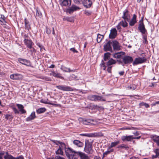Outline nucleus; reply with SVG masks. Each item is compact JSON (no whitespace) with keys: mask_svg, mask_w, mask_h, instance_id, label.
Wrapping results in <instances>:
<instances>
[{"mask_svg":"<svg viewBox=\"0 0 159 159\" xmlns=\"http://www.w3.org/2000/svg\"><path fill=\"white\" fill-rule=\"evenodd\" d=\"M89 100L94 101H105V99L103 97L95 95H90L88 96Z\"/></svg>","mask_w":159,"mask_h":159,"instance_id":"nucleus-3","label":"nucleus"},{"mask_svg":"<svg viewBox=\"0 0 159 159\" xmlns=\"http://www.w3.org/2000/svg\"><path fill=\"white\" fill-rule=\"evenodd\" d=\"M124 64H129L133 62V59L132 57L129 56H125L122 58Z\"/></svg>","mask_w":159,"mask_h":159,"instance_id":"nucleus-4","label":"nucleus"},{"mask_svg":"<svg viewBox=\"0 0 159 159\" xmlns=\"http://www.w3.org/2000/svg\"><path fill=\"white\" fill-rule=\"evenodd\" d=\"M118 148H125L126 149H127L129 148L128 147L125 146V145L124 144H122L121 145L119 146H118Z\"/></svg>","mask_w":159,"mask_h":159,"instance_id":"nucleus-46","label":"nucleus"},{"mask_svg":"<svg viewBox=\"0 0 159 159\" xmlns=\"http://www.w3.org/2000/svg\"><path fill=\"white\" fill-rule=\"evenodd\" d=\"M13 118V116L7 114L5 115V118L7 120H12Z\"/></svg>","mask_w":159,"mask_h":159,"instance_id":"nucleus-40","label":"nucleus"},{"mask_svg":"<svg viewBox=\"0 0 159 159\" xmlns=\"http://www.w3.org/2000/svg\"><path fill=\"white\" fill-rule=\"evenodd\" d=\"M35 16L36 19L41 18L42 17V15L41 11L39 9H36V14Z\"/></svg>","mask_w":159,"mask_h":159,"instance_id":"nucleus-28","label":"nucleus"},{"mask_svg":"<svg viewBox=\"0 0 159 159\" xmlns=\"http://www.w3.org/2000/svg\"><path fill=\"white\" fill-rule=\"evenodd\" d=\"M93 121V120L88 119L83 120V123L85 125H93V123L92 122Z\"/></svg>","mask_w":159,"mask_h":159,"instance_id":"nucleus-27","label":"nucleus"},{"mask_svg":"<svg viewBox=\"0 0 159 159\" xmlns=\"http://www.w3.org/2000/svg\"><path fill=\"white\" fill-rule=\"evenodd\" d=\"M111 42L108 41L103 46V50L105 52L110 51L111 52H113L112 47L111 46Z\"/></svg>","mask_w":159,"mask_h":159,"instance_id":"nucleus-8","label":"nucleus"},{"mask_svg":"<svg viewBox=\"0 0 159 159\" xmlns=\"http://www.w3.org/2000/svg\"><path fill=\"white\" fill-rule=\"evenodd\" d=\"M138 29L140 32L143 34H145L147 32L144 24H139Z\"/></svg>","mask_w":159,"mask_h":159,"instance_id":"nucleus-14","label":"nucleus"},{"mask_svg":"<svg viewBox=\"0 0 159 159\" xmlns=\"http://www.w3.org/2000/svg\"><path fill=\"white\" fill-rule=\"evenodd\" d=\"M84 13L87 15L89 16L91 14V12L88 11H84Z\"/></svg>","mask_w":159,"mask_h":159,"instance_id":"nucleus-60","label":"nucleus"},{"mask_svg":"<svg viewBox=\"0 0 159 159\" xmlns=\"http://www.w3.org/2000/svg\"><path fill=\"white\" fill-rule=\"evenodd\" d=\"M128 88L130 89L134 90L136 88L135 86H128Z\"/></svg>","mask_w":159,"mask_h":159,"instance_id":"nucleus-53","label":"nucleus"},{"mask_svg":"<svg viewBox=\"0 0 159 159\" xmlns=\"http://www.w3.org/2000/svg\"><path fill=\"white\" fill-rule=\"evenodd\" d=\"M113 151V149H111L109 150H107V151H106L103 153L104 154V157H106L107 155L109 154L111 152Z\"/></svg>","mask_w":159,"mask_h":159,"instance_id":"nucleus-41","label":"nucleus"},{"mask_svg":"<svg viewBox=\"0 0 159 159\" xmlns=\"http://www.w3.org/2000/svg\"><path fill=\"white\" fill-rule=\"evenodd\" d=\"M80 135L92 137L94 134H81Z\"/></svg>","mask_w":159,"mask_h":159,"instance_id":"nucleus-47","label":"nucleus"},{"mask_svg":"<svg viewBox=\"0 0 159 159\" xmlns=\"http://www.w3.org/2000/svg\"><path fill=\"white\" fill-rule=\"evenodd\" d=\"M60 4L62 6H69L71 5L70 0H60Z\"/></svg>","mask_w":159,"mask_h":159,"instance_id":"nucleus-16","label":"nucleus"},{"mask_svg":"<svg viewBox=\"0 0 159 159\" xmlns=\"http://www.w3.org/2000/svg\"><path fill=\"white\" fill-rule=\"evenodd\" d=\"M116 61H117L118 62L119 64L122 65L123 66H124V63L123 60L121 61L120 60H117Z\"/></svg>","mask_w":159,"mask_h":159,"instance_id":"nucleus-50","label":"nucleus"},{"mask_svg":"<svg viewBox=\"0 0 159 159\" xmlns=\"http://www.w3.org/2000/svg\"><path fill=\"white\" fill-rule=\"evenodd\" d=\"M123 12V14L122 17V18L124 19V20H126L127 21H129L130 18L129 11L127 9H125Z\"/></svg>","mask_w":159,"mask_h":159,"instance_id":"nucleus-11","label":"nucleus"},{"mask_svg":"<svg viewBox=\"0 0 159 159\" xmlns=\"http://www.w3.org/2000/svg\"><path fill=\"white\" fill-rule=\"evenodd\" d=\"M154 152L156 153V155L159 156V149H156L154 151Z\"/></svg>","mask_w":159,"mask_h":159,"instance_id":"nucleus-56","label":"nucleus"},{"mask_svg":"<svg viewBox=\"0 0 159 159\" xmlns=\"http://www.w3.org/2000/svg\"><path fill=\"white\" fill-rule=\"evenodd\" d=\"M40 102H41V103H44L46 104H50L53 105H55V104H54L53 103H48L46 101H44V100H43V99H41L40 100Z\"/></svg>","mask_w":159,"mask_h":159,"instance_id":"nucleus-49","label":"nucleus"},{"mask_svg":"<svg viewBox=\"0 0 159 159\" xmlns=\"http://www.w3.org/2000/svg\"><path fill=\"white\" fill-rule=\"evenodd\" d=\"M73 143L75 145L79 147H82L84 146V143L79 140H74Z\"/></svg>","mask_w":159,"mask_h":159,"instance_id":"nucleus-26","label":"nucleus"},{"mask_svg":"<svg viewBox=\"0 0 159 159\" xmlns=\"http://www.w3.org/2000/svg\"><path fill=\"white\" fill-rule=\"evenodd\" d=\"M55 159H65L64 158L57 156L55 157Z\"/></svg>","mask_w":159,"mask_h":159,"instance_id":"nucleus-64","label":"nucleus"},{"mask_svg":"<svg viewBox=\"0 0 159 159\" xmlns=\"http://www.w3.org/2000/svg\"><path fill=\"white\" fill-rule=\"evenodd\" d=\"M146 61V58H142L140 57L136 58L133 62V65L134 66H135L139 64H141L144 62Z\"/></svg>","mask_w":159,"mask_h":159,"instance_id":"nucleus-7","label":"nucleus"},{"mask_svg":"<svg viewBox=\"0 0 159 159\" xmlns=\"http://www.w3.org/2000/svg\"><path fill=\"white\" fill-rule=\"evenodd\" d=\"M70 50L71 51H72L74 53H77L78 52V51L76 50L74 48H71Z\"/></svg>","mask_w":159,"mask_h":159,"instance_id":"nucleus-57","label":"nucleus"},{"mask_svg":"<svg viewBox=\"0 0 159 159\" xmlns=\"http://www.w3.org/2000/svg\"><path fill=\"white\" fill-rule=\"evenodd\" d=\"M117 34V31L115 28H113L111 30L110 33L109 35V38L111 39H114Z\"/></svg>","mask_w":159,"mask_h":159,"instance_id":"nucleus-13","label":"nucleus"},{"mask_svg":"<svg viewBox=\"0 0 159 159\" xmlns=\"http://www.w3.org/2000/svg\"><path fill=\"white\" fill-rule=\"evenodd\" d=\"M82 3L86 8H90L92 5V2L90 0H83Z\"/></svg>","mask_w":159,"mask_h":159,"instance_id":"nucleus-15","label":"nucleus"},{"mask_svg":"<svg viewBox=\"0 0 159 159\" xmlns=\"http://www.w3.org/2000/svg\"><path fill=\"white\" fill-rule=\"evenodd\" d=\"M56 87L58 89L63 91H71L74 90L72 88L66 86L59 85L57 86Z\"/></svg>","mask_w":159,"mask_h":159,"instance_id":"nucleus-6","label":"nucleus"},{"mask_svg":"<svg viewBox=\"0 0 159 159\" xmlns=\"http://www.w3.org/2000/svg\"><path fill=\"white\" fill-rule=\"evenodd\" d=\"M28 48L30 49V52H34L35 51V49L33 47H32V46H31V48L29 47Z\"/></svg>","mask_w":159,"mask_h":159,"instance_id":"nucleus-63","label":"nucleus"},{"mask_svg":"<svg viewBox=\"0 0 159 159\" xmlns=\"http://www.w3.org/2000/svg\"><path fill=\"white\" fill-rule=\"evenodd\" d=\"M136 17V15L135 14H134L133 17L129 22V25L130 26H134V24L137 22Z\"/></svg>","mask_w":159,"mask_h":159,"instance_id":"nucleus-20","label":"nucleus"},{"mask_svg":"<svg viewBox=\"0 0 159 159\" xmlns=\"http://www.w3.org/2000/svg\"><path fill=\"white\" fill-rule=\"evenodd\" d=\"M36 117L35 112L34 111H33L31 113L30 115L26 118V121H30L34 120Z\"/></svg>","mask_w":159,"mask_h":159,"instance_id":"nucleus-22","label":"nucleus"},{"mask_svg":"<svg viewBox=\"0 0 159 159\" xmlns=\"http://www.w3.org/2000/svg\"><path fill=\"white\" fill-rule=\"evenodd\" d=\"M24 42L28 48L29 47L31 48V46L34 44L33 43L31 40H28L26 39H24Z\"/></svg>","mask_w":159,"mask_h":159,"instance_id":"nucleus-23","label":"nucleus"},{"mask_svg":"<svg viewBox=\"0 0 159 159\" xmlns=\"http://www.w3.org/2000/svg\"><path fill=\"white\" fill-rule=\"evenodd\" d=\"M105 64L106 63L104 62L103 60H102V61L101 64H100V66H103V70H106V67Z\"/></svg>","mask_w":159,"mask_h":159,"instance_id":"nucleus-45","label":"nucleus"},{"mask_svg":"<svg viewBox=\"0 0 159 159\" xmlns=\"http://www.w3.org/2000/svg\"><path fill=\"white\" fill-rule=\"evenodd\" d=\"M116 61L112 58H111L107 62L106 65L107 66H111L112 65L115 64L116 63Z\"/></svg>","mask_w":159,"mask_h":159,"instance_id":"nucleus-25","label":"nucleus"},{"mask_svg":"<svg viewBox=\"0 0 159 159\" xmlns=\"http://www.w3.org/2000/svg\"><path fill=\"white\" fill-rule=\"evenodd\" d=\"M111 44L114 51H118L121 50V47L118 41L113 40L111 42Z\"/></svg>","mask_w":159,"mask_h":159,"instance_id":"nucleus-5","label":"nucleus"},{"mask_svg":"<svg viewBox=\"0 0 159 159\" xmlns=\"http://www.w3.org/2000/svg\"><path fill=\"white\" fill-rule=\"evenodd\" d=\"M25 28L27 30L29 31L30 29V26L29 21H27L26 18L25 19Z\"/></svg>","mask_w":159,"mask_h":159,"instance_id":"nucleus-31","label":"nucleus"},{"mask_svg":"<svg viewBox=\"0 0 159 159\" xmlns=\"http://www.w3.org/2000/svg\"><path fill=\"white\" fill-rule=\"evenodd\" d=\"M50 75H52L54 77L63 80L64 77L61 76V75L59 73L56 72L55 71H52L50 74Z\"/></svg>","mask_w":159,"mask_h":159,"instance_id":"nucleus-19","label":"nucleus"},{"mask_svg":"<svg viewBox=\"0 0 159 159\" xmlns=\"http://www.w3.org/2000/svg\"><path fill=\"white\" fill-rule=\"evenodd\" d=\"M111 54L109 52L105 53L104 55L103 59L104 61H106L108 60L110 57Z\"/></svg>","mask_w":159,"mask_h":159,"instance_id":"nucleus-32","label":"nucleus"},{"mask_svg":"<svg viewBox=\"0 0 159 159\" xmlns=\"http://www.w3.org/2000/svg\"><path fill=\"white\" fill-rule=\"evenodd\" d=\"M141 104L142 105L144 106L146 108H148L149 107V105L146 103H142Z\"/></svg>","mask_w":159,"mask_h":159,"instance_id":"nucleus-54","label":"nucleus"},{"mask_svg":"<svg viewBox=\"0 0 159 159\" xmlns=\"http://www.w3.org/2000/svg\"><path fill=\"white\" fill-rule=\"evenodd\" d=\"M120 142L119 141H116V142H112L111 143V145L109 147V148H110L113 147H114L119 144Z\"/></svg>","mask_w":159,"mask_h":159,"instance_id":"nucleus-39","label":"nucleus"},{"mask_svg":"<svg viewBox=\"0 0 159 159\" xmlns=\"http://www.w3.org/2000/svg\"><path fill=\"white\" fill-rule=\"evenodd\" d=\"M126 20H122L120 23V24L123 27H126L128 26V23L126 22Z\"/></svg>","mask_w":159,"mask_h":159,"instance_id":"nucleus-38","label":"nucleus"},{"mask_svg":"<svg viewBox=\"0 0 159 159\" xmlns=\"http://www.w3.org/2000/svg\"><path fill=\"white\" fill-rule=\"evenodd\" d=\"M64 21H66L70 22H73L74 20L73 17H66L63 18Z\"/></svg>","mask_w":159,"mask_h":159,"instance_id":"nucleus-33","label":"nucleus"},{"mask_svg":"<svg viewBox=\"0 0 159 159\" xmlns=\"http://www.w3.org/2000/svg\"><path fill=\"white\" fill-rule=\"evenodd\" d=\"M153 141L156 143L157 146L159 147V136L155 135L152 137Z\"/></svg>","mask_w":159,"mask_h":159,"instance_id":"nucleus-30","label":"nucleus"},{"mask_svg":"<svg viewBox=\"0 0 159 159\" xmlns=\"http://www.w3.org/2000/svg\"><path fill=\"white\" fill-rule=\"evenodd\" d=\"M18 61L20 63L26 66H30L31 65L30 61L26 59L19 58L18 59Z\"/></svg>","mask_w":159,"mask_h":159,"instance_id":"nucleus-9","label":"nucleus"},{"mask_svg":"<svg viewBox=\"0 0 159 159\" xmlns=\"http://www.w3.org/2000/svg\"><path fill=\"white\" fill-rule=\"evenodd\" d=\"M104 38V36L100 34H98L97 38V41L98 43H100L102 40V39Z\"/></svg>","mask_w":159,"mask_h":159,"instance_id":"nucleus-36","label":"nucleus"},{"mask_svg":"<svg viewBox=\"0 0 159 159\" xmlns=\"http://www.w3.org/2000/svg\"><path fill=\"white\" fill-rule=\"evenodd\" d=\"M62 149L59 148L57 150L56 152V153L57 154H60L61 155H63V152L62 151Z\"/></svg>","mask_w":159,"mask_h":159,"instance_id":"nucleus-42","label":"nucleus"},{"mask_svg":"<svg viewBox=\"0 0 159 159\" xmlns=\"http://www.w3.org/2000/svg\"><path fill=\"white\" fill-rule=\"evenodd\" d=\"M143 35V39H144L143 42L146 44L148 43V41L147 40V35L146 34H144Z\"/></svg>","mask_w":159,"mask_h":159,"instance_id":"nucleus-43","label":"nucleus"},{"mask_svg":"<svg viewBox=\"0 0 159 159\" xmlns=\"http://www.w3.org/2000/svg\"><path fill=\"white\" fill-rule=\"evenodd\" d=\"M121 26V25L120 24V23H119L118 25L116 26L117 29L118 30H121V27L120 26Z\"/></svg>","mask_w":159,"mask_h":159,"instance_id":"nucleus-58","label":"nucleus"},{"mask_svg":"<svg viewBox=\"0 0 159 159\" xmlns=\"http://www.w3.org/2000/svg\"><path fill=\"white\" fill-rule=\"evenodd\" d=\"M79 151L73 150L70 148L65 149V153L68 159H77L79 157Z\"/></svg>","mask_w":159,"mask_h":159,"instance_id":"nucleus-1","label":"nucleus"},{"mask_svg":"<svg viewBox=\"0 0 159 159\" xmlns=\"http://www.w3.org/2000/svg\"><path fill=\"white\" fill-rule=\"evenodd\" d=\"M121 139L123 141H131L133 139V136H123L121 137Z\"/></svg>","mask_w":159,"mask_h":159,"instance_id":"nucleus-21","label":"nucleus"},{"mask_svg":"<svg viewBox=\"0 0 159 159\" xmlns=\"http://www.w3.org/2000/svg\"><path fill=\"white\" fill-rule=\"evenodd\" d=\"M74 11V10H73L71 7H69L67 9V12L69 13H71Z\"/></svg>","mask_w":159,"mask_h":159,"instance_id":"nucleus-51","label":"nucleus"},{"mask_svg":"<svg viewBox=\"0 0 159 159\" xmlns=\"http://www.w3.org/2000/svg\"><path fill=\"white\" fill-rule=\"evenodd\" d=\"M16 106L19 109L20 111L21 112L22 114H24L26 113V111L24 109V107L22 105L17 104H16Z\"/></svg>","mask_w":159,"mask_h":159,"instance_id":"nucleus-29","label":"nucleus"},{"mask_svg":"<svg viewBox=\"0 0 159 159\" xmlns=\"http://www.w3.org/2000/svg\"><path fill=\"white\" fill-rule=\"evenodd\" d=\"M108 68L107 69V71L110 73H111V68L112 66H107Z\"/></svg>","mask_w":159,"mask_h":159,"instance_id":"nucleus-55","label":"nucleus"},{"mask_svg":"<svg viewBox=\"0 0 159 159\" xmlns=\"http://www.w3.org/2000/svg\"><path fill=\"white\" fill-rule=\"evenodd\" d=\"M4 159H20V156L18 157H15L11 155H8L4 156Z\"/></svg>","mask_w":159,"mask_h":159,"instance_id":"nucleus-34","label":"nucleus"},{"mask_svg":"<svg viewBox=\"0 0 159 159\" xmlns=\"http://www.w3.org/2000/svg\"><path fill=\"white\" fill-rule=\"evenodd\" d=\"M143 17H142L141 19L139 21V24H144V23L143 22Z\"/></svg>","mask_w":159,"mask_h":159,"instance_id":"nucleus-61","label":"nucleus"},{"mask_svg":"<svg viewBox=\"0 0 159 159\" xmlns=\"http://www.w3.org/2000/svg\"><path fill=\"white\" fill-rule=\"evenodd\" d=\"M10 78L12 80H19L22 79L23 76L19 74H14L10 75Z\"/></svg>","mask_w":159,"mask_h":159,"instance_id":"nucleus-12","label":"nucleus"},{"mask_svg":"<svg viewBox=\"0 0 159 159\" xmlns=\"http://www.w3.org/2000/svg\"><path fill=\"white\" fill-rule=\"evenodd\" d=\"M93 141L91 140H86L85 141V147L84 149V151L89 154H92L94 151L93 149Z\"/></svg>","mask_w":159,"mask_h":159,"instance_id":"nucleus-2","label":"nucleus"},{"mask_svg":"<svg viewBox=\"0 0 159 159\" xmlns=\"http://www.w3.org/2000/svg\"><path fill=\"white\" fill-rule=\"evenodd\" d=\"M12 109L15 114H19V111L15 107H12Z\"/></svg>","mask_w":159,"mask_h":159,"instance_id":"nucleus-52","label":"nucleus"},{"mask_svg":"<svg viewBox=\"0 0 159 159\" xmlns=\"http://www.w3.org/2000/svg\"><path fill=\"white\" fill-rule=\"evenodd\" d=\"M46 109L44 108H41L36 110V112L38 114H41L45 111Z\"/></svg>","mask_w":159,"mask_h":159,"instance_id":"nucleus-37","label":"nucleus"},{"mask_svg":"<svg viewBox=\"0 0 159 159\" xmlns=\"http://www.w3.org/2000/svg\"><path fill=\"white\" fill-rule=\"evenodd\" d=\"M143 17H142L141 19L139 21V24H144V23L143 22Z\"/></svg>","mask_w":159,"mask_h":159,"instance_id":"nucleus-62","label":"nucleus"},{"mask_svg":"<svg viewBox=\"0 0 159 159\" xmlns=\"http://www.w3.org/2000/svg\"><path fill=\"white\" fill-rule=\"evenodd\" d=\"M37 45L40 48L41 51H42L43 49H44V50H45L43 46L40 43H37Z\"/></svg>","mask_w":159,"mask_h":159,"instance_id":"nucleus-44","label":"nucleus"},{"mask_svg":"<svg viewBox=\"0 0 159 159\" xmlns=\"http://www.w3.org/2000/svg\"><path fill=\"white\" fill-rule=\"evenodd\" d=\"M61 69L63 70V71L66 72H74L75 71V70H71L70 68L66 67L63 66H61Z\"/></svg>","mask_w":159,"mask_h":159,"instance_id":"nucleus-24","label":"nucleus"},{"mask_svg":"<svg viewBox=\"0 0 159 159\" xmlns=\"http://www.w3.org/2000/svg\"><path fill=\"white\" fill-rule=\"evenodd\" d=\"M125 54L123 52H120L114 53L112 56L113 57L118 59L121 57L122 56L125 55Z\"/></svg>","mask_w":159,"mask_h":159,"instance_id":"nucleus-17","label":"nucleus"},{"mask_svg":"<svg viewBox=\"0 0 159 159\" xmlns=\"http://www.w3.org/2000/svg\"><path fill=\"white\" fill-rule=\"evenodd\" d=\"M42 79H44L46 81H49L51 80L50 79V78L48 77H43Z\"/></svg>","mask_w":159,"mask_h":159,"instance_id":"nucleus-59","label":"nucleus"},{"mask_svg":"<svg viewBox=\"0 0 159 159\" xmlns=\"http://www.w3.org/2000/svg\"><path fill=\"white\" fill-rule=\"evenodd\" d=\"M79 154L80 159H91L87 154L82 152L80 151Z\"/></svg>","mask_w":159,"mask_h":159,"instance_id":"nucleus-18","label":"nucleus"},{"mask_svg":"<svg viewBox=\"0 0 159 159\" xmlns=\"http://www.w3.org/2000/svg\"><path fill=\"white\" fill-rule=\"evenodd\" d=\"M71 7H72L73 10H74V11H76L78 9H80V8L79 7H78L75 5H72Z\"/></svg>","mask_w":159,"mask_h":159,"instance_id":"nucleus-48","label":"nucleus"},{"mask_svg":"<svg viewBox=\"0 0 159 159\" xmlns=\"http://www.w3.org/2000/svg\"><path fill=\"white\" fill-rule=\"evenodd\" d=\"M51 141L54 143L56 144V145H58V144H60V145L59 146V148L60 149H61L62 150L65 149H65H67V148H66L65 144L59 141H57L55 140H51Z\"/></svg>","mask_w":159,"mask_h":159,"instance_id":"nucleus-10","label":"nucleus"},{"mask_svg":"<svg viewBox=\"0 0 159 159\" xmlns=\"http://www.w3.org/2000/svg\"><path fill=\"white\" fill-rule=\"evenodd\" d=\"M51 30H52V34L53 35H55V32L53 28H46V33L47 34H51Z\"/></svg>","mask_w":159,"mask_h":159,"instance_id":"nucleus-35","label":"nucleus"}]
</instances>
